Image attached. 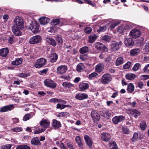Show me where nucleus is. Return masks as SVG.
<instances>
[{"label":"nucleus","instance_id":"62","mask_svg":"<svg viewBox=\"0 0 149 149\" xmlns=\"http://www.w3.org/2000/svg\"><path fill=\"white\" fill-rule=\"evenodd\" d=\"M138 135L137 133L135 132L133 135V136L132 138V140H136L138 139Z\"/></svg>","mask_w":149,"mask_h":149},{"label":"nucleus","instance_id":"1","mask_svg":"<svg viewBox=\"0 0 149 149\" xmlns=\"http://www.w3.org/2000/svg\"><path fill=\"white\" fill-rule=\"evenodd\" d=\"M39 25L35 21L32 22L29 27V29L31 30L33 33H36L39 31Z\"/></svg>","mask_w":149,"mask_h":149},{"label":"nucleus","instance_id":"51","mask_svg":"<svg viewBox=\"0 0 149 149\" xmlns=\"http://www.w3.org/2000/svg\"><path fill=\"white\" fill-rule=\"evenodd\" d=\"M56 108L57 109H64L66 107V105L64 104H61L58 103L56 105Z\"/></svg>","mask_w":149,"mask_h":149},{"label":"nucleus","instance_id":"52","mask_svg":"<svg viewBox=\"0 0 149 149\" xmlns=\"http://www.w3.org/2000/svg\"><path fill=\"white\" fill-rule=\"evenodd\" d=\"M87 145L89 146L90 148H91L92 147L93 142L92 140H85Z\"/></svg>","mask_w":149,"mask_h":149},{"label":"nucleus","instance_id":"55","mask_svg":"<svg viewBox=\"0 0 149 149\" xmlns=\"http://www.w3.org/2000/svg\"><path fill=\"white\" fill-rule=\"evenodd\" d=\"M123 27L122 26H119L117 29V32H119L120 34H122L123 33Z\"/></svg>","mask_w":149,"mask_h":149},{"label":"nucleus","instance_id":"21","mask_svg":"<svg viewBox=\"0 0 149 149\" xmlns=\"http://www.w3.org/2000/svg\"><path fill=\"white\" fill-rule=\"evenodd\" d=\"M124 42L127 46H133L134 44V42L132 41V39L131 38H125L124 40Z\"/></svg>","mask_w":149,"mask_h":149},{"label":"nucleus","instance_id":"17","mask_svg":"<svg viewBox=\"0 0 149 149\" xmlns=\"http://www.w3.org/2000/svg\"><path fill=\"white\" fill-rule=\"evenodd\" d=\"M91 117L95 121H98L100 118V115L95 111L91 112Z\"/></svg>","mask_w":149,"mask_h":149},{"label":"nucleus","instance_id":"6","mask_svg":"<svg viewBox=\"0 0 149 149\" xmlns=\"http://www.w3.org/2000/svg\"><path fill=\"white\" fill-rule=\"evenodd\" d=\"M112 79L111 77L109 74H105L102 76L101 82L102 84H107L109 83Z\"/></svg>","mask_w":149,"mask_h":149},{"label":"nucleus","instance_id":"16","mask_svg":"<svg viewBox=\"0 0 149 149\" xmlns=\"http://www.w3.org/2000/svg\"><path fill=\"white\" fill-rule=\"evenodd\" d=\"M96 47L97 49L102 51H106L107 50V48L103 44L100 42H98L97 43Z\"/></svg>","mask_w":149,"mask_h":149},{"label":"nucleus","instance_id":"18","mask_svg":"<svg viewBox=\"0 0 149 149\" xmlns=\"http://www.w3.org/2000/svg\"><path fill=\"white\" fill-rule=\"evenodd\" d=\"M111 115V113L107 110H103L101 116L104 117L107 120H108Z\"/></svg>","mask_w":149,"mask_h":149},{"label":"nucleus","instance_id":"46","mask_svg":"<svg viewBox=\"0 0 149 149\" xmlns=\"http://www.w3.org/2000/svg\"><path fill=\"white\" fill-rule=\"evenodd\" d=\"M120 22L118 21H115L114 22L113 24L110 26V27L111 29L114 28L118 24H120Z\"/></svg>","mask_w":149,"mask_h":149},{"label":"nucleus","instance_id":"56","mask_svg":"<svg viewBox=\"0 0 149 149\" xmlns=\"http://www.w3.org/2000/svg\"><path fill=\"white\" fill-rule=\"evenodd\" d=\"M14 36H11L9 37L8 41L10 43H13L14 42Z\"/></svg>","mask_w":149,"mask_h":149},{"label":"nucleus","instance_id":"29","mask_svg":"<svg viewBox=\"0 0 149 149\" xmlns=\"http://www.w3.org/2000/svg\"><path fill=\"white\" fill-rule=\"evenodd\" d=\"M130 113L135 118H136L140 114V112L136 109H132L130 111Z\"/></svg>","mask_w":149,"mask_h":149},{"label":"nucleus","instance_id":"53","mask_svg":"<svg viewBox=\"0 0 149 149\" xmlns=\"http://www.w3.org/2000/svg\"><path fill=\"white\" fill-rule=\"evenodd\" d=\"M30 75V74L29 73H22L19 74V76L22 77H26L29 76Z\"/></svg>","mask_w":149,"mask_h":149},{"label":"nucleus","instance_id":"49","mask_svg":"<svg viewBox=\"0 0 149 149\" xmlns=\"http://www.w3.org/2000/svg\"><path fill=\"white\" fill-rule=\"evenodd\" d=\"M131 64V63L128 61L123 65V67L125 69H128L130 67Z\"/></svg>","mask_w":149,"mask_h":149},{"label":"nucleus","instance_id":"36","mask_svg":"<svg viewBox=\"0 0 149 149\" xmlns=\"http://www.w3.org/2000/svg\"><path fill=\"white\" fill-rule=\"evenodd\" d=\"M127 91L130 93L133 92L134 89V86L132 83H130L129 84L127 87Z\"/></svg>","mask_w":149,"mask_h":149},{"label":"nucleus","instance_id":"42","mask_svg":"<svg viewBox=\"0 0 149 149\" xmlns=\"http://www.w3.org/2000/svg\"><path fill=\"white\" fill-rule=\"evenodd\" d=\"M22 130V129L20 127H16L15 128H13L11 129L12 131L19 132L21 131Z\"/></svg>","mask_w":149,"mask_h":149},{"label":"nucleus","instance_id":"64","mask_svg":"<svg viewBox=\"0 0 149 149\" xmlns=\"http://www.w3.org/2000/svg\"><path fill=\"white\" fill-rule=\"evenodd\" d=\"M67 145L68 147L70 149H74V148L72 144L70 142H68L67 143Z\"/></svg>","mask_w":149,"mask_h":149},{"label":"nucleus","instance_id":"15","mask_svg":"<svg viewBox=\"0 0 149 149\" xmlns=\"http://www.w3.org/2000/svg\"><path fill=\"white\" fill-rule=\"evenodd\" d=\"M40 125L45 128L49 127L50 125V121L47 119H43L40 122Z\"/></svg>","mask_w":149,"mask_h":149},{"label":"nucleus","instance_id":"2","mask_svg":"<svg viewBox=\"0 0 149 149\" xmlns=\"http://www.w3.org/2000/svg\"><path fill=\"white\" fill-rule=\"evenodd\" d=\"M15 23L13 26L23 29L24 28V23L22 18L19 16H17L14 19Z\"/></svg>","mask_w":149,"mask_h":149},{"label":"nucleus","instance_id":"34","mask_svg":"<svg viewBox=\"0 0 149 149\" xmlns=\"http://www.w3.org/2000/svg\"><path fill=\"white\" fill-rule=\"evenodd\" d=\"M124 59L122 57H119L116 60V66H119L123 63Z\"/></svg>","mask_w":149,"mask_h":149},{"label":"nucleus","instance_id":"7","mask_svg":"<svg viewBox=\"0 0 149 149\" xmlns=\"http://www.w3.org/2000/svg\"><path fill=\"white\" fill-rule=\"evenodd\" d=\"M45 85L47 87L51 88H55L56 84L53 80L50 79H45L44 81Z\"/></svg>","mask_w":149,"mask_h":149},{"label":"nucleus","instance_id":"19","mask_svg":"<svg viewBox=\"0 0 149 149\" xmlns=\"http://www.w3.org/2000/svg\"><path fill=\"white\" fill-rule=\"evenodd\" d=\"M104 69V65L103 63H99L97 64L95 67L96 72L100 73L103 71Z\"/></svg>","mask_w":149,"mask_h":149},{"label":"nucleus","instance_id":"31","mask_svg":"<svg viewBox=\"0 0 149 149\" xmlns=\"http://www.w3.org/2000/svg\"><path fill=\"white\" fill-rule=\"evenodd\" d=\"M22 60L23 59L22 58H17L15 61H13L12 63L13 65H18L22 64Z\"/></svg>","mask_w":149,"mask_h":149},{"label":"nucleus","instance_id":"35","mask_svg":"<svg viewBox=\"0 0 149 149\" xmlns=\"http://www.w3.org/2000/svg\"><path fill=\"white\" fill-rule=\"evenodd\" d=\"M89 51L88 47H84L80 48L79 50V52L81 54H85L87 53Z\"/></svg>","mask_w":149,"mask_h":149},{"label":"nucleus","instance_id":"13","mask_svg":"<svg viewBox=\"0 0 149 149\" xmlns=\"http://www.w3.org/2000/svg\"><path fill=\"white\" fill-rule=\"evenodd\" d=\"M14 108L13 105H9L1 107L0 109V112H5L12 110Z\"/></svg>","mask_w":149,"mask_h":149},{"label":"nucleus","instance_id":"43","mask_svg":"<svg viewBox=\"0 0 149 149\" xmlns=\"http://www.w3.org/2000/svg\"><path fill=\"white\" fill-rule=\"evenodd\" d=\"M102 39L105 42H109L111 40V38L108 35H105L102 37Z\"/></svg>","mask_w":149,"mask_h":149},{"label":"nucleus","instance_id":"4","mask_svg":"<svg viewBox=\"0 0 149 149\" xmlns=\"http://www.w3.org/2000/svg\"><path fill=\"white\" fill-rule=\"evenodd\" d=\"M122 44V43L121 41L117 42L113 41L110 44L111 49L113 51H117L120 48Z\"/></svg>","mask_w":149,"mask_h":149},{"label":"nucleus","instance_id":"20","mask_svg":"<svg viewBox=\"0 0 149 149\" xmlns=\"http://www.w3.org/2000/svg\"><path fill=\"white\" fill-rule=\"evenodd\" d=\"M39 22L41 25H45L49 22L50 21L49 18L45 17H40L39 19Z\"/></svg>","mask_w":149,"mask_h":149},{"label":"nucleus","instance_id":"26","mask_svg":"<svg viewBox=\"0 0 149 149\" xmlns=\"http://www.w3.org/2000/svg\"><path fill=\"white\" fill-rule=\"evenodd\" d=\"M89 87V84L87 83H81L79 85V88L81 91L86 90Z\"/></svg>","mask_w":149,"mask_h":149},{"label":"nucleus","instance_id":"47","mask_svg":"<svg viewBox=\"0 0 149 149\" xmlns=\"http://www.w3.org/2000/svg\"><path fill=\"white\" fill-rule=\"evenodd\" d=\"M92 30L91 28L90 27H87L84 29V31L87 34H89L91 33Z\"/></svg>","mask_w":149,"mask_h":149},{"label":"nucleus","instance_id":"27","mask_svg":"<svg viewBox=\"0 0 149 149\" xmlns=\"http://www.w3.org/2000/svg\"><path fill=\"white\" fill-rule=\"evenodd\" d=\"M63 86L65 89H68L74 87V84L69 82H63L62 84Z\"/></svg>","mask_w":149,"mask_h":149},{"label":"nucleus","instance_id":"30","mask_svg":"<svg viewBox=\"0 0 149 149\" xmlns=\"http://www.w3.org/2000/svg\"><path fill=\"white\" fill-rule=\"evenodd\" d=\"M136 77V76L133 73H129L126 74L125 77L128 80H131L134 79Z\"/></svg>","mask_w":149,"mask_h":149},{"label":"nucleus","instance_id":"57","mask_svg":"<svg viewBox=\"0 0 149 149\" xmlns=\"http://www.w3.org/2000/svg\"><path fill=\"white\" fill-rule=\"evenodd\" d=\"M49 102H51L56 103L60 102V100L56 98H52L49 100Z\"/></svg>","mask_w":149,"mask_h":149},{"label":"nucleus","instance_id":"32","mask_svg":"<svg viewBox=\"0 0 149 149\" xmlns=\"http://www.w3.org/2000/svg\"><path fill=\"white\" fill-rule=\"evenodd\" d=\"M97 36L95 34L90 35L88 37V41L90 43H92L95 42L97 38Z\"/></svg>","mask_w":149,"mask_h":149},{"label":"nucleus","instance_id":"60","mask_svg":"<svg viewBox=\"0 0 149 149\" xmlns=\"http://www.w3.org/2000/svg\"><path fill=\"white\" fill-rule=\"evenodd\" d=\"M137 86L140 88H142L143 86V84L141 81H139L137 84Z\"/></svg>","mask_w":149,"mask_h":149},{"label":"nucleus","instance_id":"58","mask_svg":"<svg viewBox=\"0 0 149 149\" xmlns=\"http://www.w3.org/2000/svg\"><path fill=\"white\" fill-rule=\"evenodd\" d=\"M143 71L145 72L149 73V64L146 65L143 69Z\"/></svg>","mask_w":149,"mask_h":149},{"label":"nucleus","instance_id":"41","mask_svg":"<svg viewBox=\"0 0 149 149\" xmlns=\"http://www.w3.org/2000/svg\"><path fill=\"white\" fill-rule=\"evenodd\" d=\"M32 117V116L29 113H27L25 115L23 118V120L24 121H26L29 120Z\"/></svg>","mask_w":149,"mask_h":149},{"label":"nucleus","instance_id":"48","mask_svg":"<svg viewBox=\"0 0 149 149\" xmlns=\"http://www.w3.org/2000/svg\"><path fill=\"white\" fill-rule=\"evenodd\" d=\"M31 143L34 145H39L41 144L39 140H31Z\"/></svg>","mask_w":149,"mask_h":149},{"label":"nucleus","instance_id":"33","mask_svg":"<svg viewBox=\"0 0 149 149\" xmlns=\"http://www.w3.org/2000/svg\"><path fill=\"white\" fill-rule=\"evenodd\" d=\"M140 52V50L138 49H133L130 51V54L132 56H135L137 55Z\"/></svg>","mask_w":149,"mask_h":149},{"label":"nucleus","instance_id":"63","mask_svg":"<svg viewBox=\"0 0 149 149\" xmlns=\"http://www.w3.org/2000/svg\"><path fill=\"white\" fill-rule=\"evenodd\" d=\"M48 70L47 69H43V70L40 71L39 72V73L41 75H43L44 74H45Z\"/></svg>","mask_w":149,"mask_h":149},{"label":"nucleus","instance_id":"22","mask_svg":"<svg viewBox=\"0 0 149 149\" xmlns=\"http://www.w3.org/2000/svg\"><path fill=\"white\" fill-rule=\"evenodd\" d=\"M46 40L49 44L54 47H55L56 45V42L54 39L52 38L49 37H47L46 38Z\"/></svg>","mask_w":149,"mask_h":149},{"label":"nucleus","instance_id":"38","mask_svg":"<svg viewBox=\"0 0 149 149\" xmlns=\"http://www.w3.org/2000/svg\"><path fill=\"white\" fill-rule=\"evenodd\" d=\"M147 127L146 123L144 121L142 122L140 125V127L142 130H144Z\"/></svg>","mask_w":149,"mask_h":149},{"label":"nucleus","instance_id":"44","mask_svg":"<svg viewBox=\"0 0 149 149\" xmlns=\"http://www.w3.org/2000/svg\"><path fill=\"white\" fill-rule=\"evenodd\" d=\"M56 40L58 41V43L61 44L63 42V40L61 36H55Z\"/></svg>","mask_w":149,"mask_h":149},{"label":"nucleus","instance_id":"45","mask_svg":"<svg viewBox=\"0 0 149 149\" xmlns=\"http://www.w3.org/2000/svg\"><path fill=\"white\" fill-rule=\"evenodd\" d=\"M60 20L59 19H54L52 21V23L53 25H56L59 23Z\"/></svg>","mask_w":149,"mask_h":149},{"label":"nucleus","instance_id":"9","mask_svg":"<svg viewBox=\"0 0 149 149\" xmlns=\"http://www.w3.org/2000/svg\"><path fill=\"white\" fill-rule=\"evenodd\" d=\"M125 119V117L120 115L119 116H116L112 118V121L114 124H117L119 122L123 121Z\"/></svg>","mask_w":149,"mask_h":149},{"label":"nucleus","instance_id":"61","mask_svg":"<svg viewBox=\"0 0 149 149\" xmlns=\"http://www.w3.org/2000/svg\"><path fill=\"white\" fill-rule=\"evenodd\" d=\"M80 58L83 61L86 60L87 58V56L86 55H81L80 56Z\"/></svg>","mask_w":149,"mask_h":149},{"label":"nucleus","instance_id":"11","mask_svg":"<svg viewBox=\"0 0 149 149\" xmlns=\"http://www.w3.org/2000/svg\"><path fill=\"white\" fill-rule=\"evenodd\" d=\"M130 34L133 38H136L140 35V32L138 30L134 29L130 31Z\"/></svg>","mask_w":149,"mask_h":149},{"label":"nucleus","instance_id":"25","mask_svg":"<svg viewBox=\"0 0 149 149\" xmlns=\"http://www.w3.org/2000/svg\"><path fill=\"white\" fill-rule=\"evenodd\" d=\"M109 146L110 149H118L116 142L113 141H109Z\"/></svg>","mask_w":149,"mask_h":149},{"label":"nucleus","instance_id":"50","mask_svg":"<svg viewBox=\"0 0 149 149\" xmlns=\"http://www.w3.org/2000/svg\"><path fill=\"white\" fill-rule=\"evenodd\" d=\"M106 27L105 26H103L102 27L100 26L99 27V29L97 30V31L98 33H99L100 32H103L106 30Z\"/></svg>","mask_w":149,"mask_h":149},{"label":"nucleus","instance_id":"24","mask_svg":"<svg viewBox=\"0 0 149 149\" xmlns=\"http://www.w3.org/2000/svg\"><path fill=\"white\" fill-rule=\"evenodd\" d=\"M52 125L55 129L59 128L61 126L60 122L56 119H54L53 120Z\"/></svg>","mask_w":149,"mask_h":149},{"label":"nucleus","instance_id":"5","mask_svg":"<svg viewBox=\"0 0 149 149\" xmlns=\"http://www.w3.org/2000/svg\"><path fill=\"white\" fill-rule=\"evenodd\" d=\"M41 37L40 36L36 35L30 38L29 42L30 44H36L40 42H41Z\"/></svg>","mask_w":149,"mask_h":149},{"label":"nucleus","instance_id":"10","mask_svg":"<svg viewBox=\"0 0 149 149\" xmlns=\"http://www.w3.org/2000/svg\"><path fill=\"white\" fill-rule=\"evenodd\" d=\"M12 31L14 34L17 36H19L21 35L22 33L21 31V30L23 29L16 27L15 26H13L12 27Z\"/></svg>","mask_w":149,"mask_h":149},{"label":"nucleus","instance_id":"8","mask_svg":"<svg viewBox=\"0 0 149 149\" xmlns=\"http://www.w3.org/2000/svg\"><path fill=\"white\" fill-rule=\"evenodd\" d=\"M88 97V96L87 94L82 93H77L75 96V97L77 99L80 100L87 99Z\"/></svg>","mask_w":149,"mask_h":149},{"label":"nucleus","instance_id":"54","mask_svg":"<svg viewBox=\"0 0 149 149\" xmlns=\"http://www.w3.org/2000/svg\"><path fill=\"white\" fill-rule=\"evenodd\" d=\"M97 74L95 72H93L90 74L88 76V78L90 79H92L93 78L95 77Z\"/></svg>","mask_w":149,"mask_h":149},{"label":"nucleus","instance_id":"14","mask_svg":"<svg viewBox=\"0 0 149 149\" xmlns=\"http://www.w3.org/2000/svg\"><path fill=\"white\" fill-rule=\"evenodd\" d=\"M51 54L49 57L50 61L52 63L56 62L58 59V56L53 50H51Z\"/></svg>","mask_w":149,"mask_h":149},{"label":"nucleus","instance_id":"59","mask_svg":"<svg viewBox=\"0 0 149 149\" xmlns=\"http://www.w3.org/2000/svg\"><path fill=\"white\" fill-rule=\"evenodd\" d=\"M11 146L10 144H7L1 147L2 149H10Z\"/></svg>","mask_w":149,"mask_h":149},{"label":"nucleus","instance_id":"39","mask_svg":"<svg viewBox=\"0 0 149 149\" xmlns=\"http://www.w3.org/2000/svg\"><path fill=\"white\" fill-rule=\"evenodd\" d=\"M16 149H30V148L27 145H21L17 146Z\"/></svg>","mask_w":149,"mask_h":149},{"label":"nucleus","instance_id":"3","mask_svg":"<svg viewBox=\"0 0 149 149\" xmlns=\"http://www.w3.org/2000/svg\"><path fill=\"white\" fill-rule=\"evenodd\" d=\"M47 61L46 59L45 58H40L37 60L35 67L36 68H41L45 65Z\"/></svg>","mask_w":149,"mask_h":149},{"label":"nucleus","instance_id":"23","mask_svg":"<svg viewBox=\"0 0 149 149\" xmlns=\"http://www.w3.org/2000/svg\"><path fill=\"white\" fill-rule=\"evenodd\" d=\"M9 53L8 48H4L0 49V55L3 57H6Z\"/></svg>","mask_w":149,"mask_h":149},{"label":"nucleus","instance_id":"37","mask_svg":"<svg viewBox=\"0 0 149 149\" xmlns=\"http://www.w3.org/2000/svg\"><path fill=\"white\" fill-rule=\"evenodd\" d=\"M84 68V66L82 63H79L78 64L77 67V71L80 72Z\"/></svg>","mask_w":149,"mask_h":149},{"label":"nucleus","instance_id":"28","mask_svg":"<svg viewBox=\"0 0 149 149\" xmlns=\"http://www.w3.org/2000/svg\"><path fill=\"white\" fill-rule=\"evenodd\" d=\"M102 140H110L111 138L110 135L108 133L103 132L101 135Z\"/></svg>","mask_w":149,"mask_h":149},{"label":"nucleus","instance_id":"12","mask_svg":"<svg viewBox=\"0 0 149 149\" xmlns=\"http://www.w3.org/2000/svg\"><path fill=\"white\" fill-rule=\"evenodd\" d=\"M67 70V67L65 65H61L57 67V72L58 74H63Z\"/></svg>","mask_w":149,"mask_h":149},{"label":"nucleus","instance_id":"40","mask_svg":"<svg viewBox=\"0 0 149 149\" xmlns=\"http://www.w3.org/2000/svg\"><path fill=\"white\" fill-rule=\"evenodd\" d=\"M140 67V64L139 63H136L132 68V70L134 71H136L139 69Z\"/></svg>","mask_w":149,"mask_h":149}]
</instances>
